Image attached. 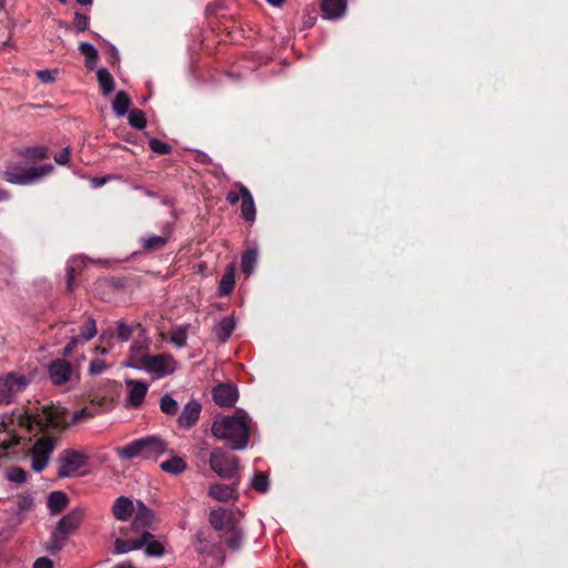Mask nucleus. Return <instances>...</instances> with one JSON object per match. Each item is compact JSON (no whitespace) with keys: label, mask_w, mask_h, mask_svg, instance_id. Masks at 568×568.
Here are the masks:
<instances>
[{"label":"nucleus","mask_w":568,"mask_h":568,"mask_svg":"<svg viewBox=\"0 0 568 568\" xmlns=\"http://www.w3.org/2000/svg\"><path fill=\"white\" fill-rule=\"evenodd\" d=\"M70 154H71L70 148H63L54 155L55 163L59 165L67 164L70 160Z\"/></svg>","instance_id":"obj_47"},{"label":"nucleus","mask_w":568,"mask_h":568,"mask_svg":"<svg viewBox=\"0 0 568 568\" xmlns=\"http://www.w3.org/2000/svg\"><path fill=\"white\" fill-rule=\"evenodd\" d=\"M18 420L21 426H28L30 424L29 417H26L23 414L18 416Z\"/></svg>","instance_id":"obj_59"},{"label":"nucleus","mask_w":568,"mask_h":568,"mask_svg":"<svg viewBox=\"0 0 568 568\" xmlns=\"http://www.w3.org/2000/svg\"><path fill=\"white\" fill-rule=\"evenodd\" d=\"M224 542L232 551H237L242 547L244 532L243 529L239 526L234 527L222 535Z\"/></svg>","instance_id":"obj_24"},{"label":"nucleus","mask_w":568,"mask_h":568,"mask_svg":"<svg viewBox=\"0 0 568 568\" xmlns=\"http://www.w3.org/2000/svg\"><path fill=\"white\" fill-rule=\"evenodd\" d=\"M10 199V194L8 191L0 189V202L8 201Z\"/></svg>","instance_id":"obj_60"},{"label":"nucleus","mask_w":568,"mask_h":568,"mask_svg":"<svg viewBox=\"0 0 568 568\" xmlns=\"http://www.w3.org/2000/svg\"><path fill=\"white\" fill-rule=\"evenodd\" d=\"M19 514L30 510L33 506V498L30 495H19L16 501Z\"/></svg>","instance_id":"obj_41"},{"label":"nucleus","mask_w":568,"mask_h":568,"mask_svg":"<svg viewBox=\"0 0 568 568\" xmlns=\"http://www.w3.org/2000/svg\"><path fill=\"white\" fill-rule=\"evenodd\" d=\"M178 368V362L171 354H159L144 356V361L136 371H144L154 378H163L173 374Z\"/></svg>","instance_id":"obj_5"},{"label":"nucleus","mask_w":568,"mask_h":568,"mask_svg":"<svg viewBox=\"0 0 568 568\" xmlns=\"http://www.w3.org/2000/svg\"><path fill=\"white\" fill-rule=\"evenodd\" d=\"M266 1L274 7H281L285 0H266Z\"/></svg>","instance_id":"obj_61"},{"label":"nucleus","mask_w":568,"mask_h":568,"mask_svg":"<svg viewBox=\"0 0 568 568\" xmlns=\"http://www.w3.org/2000/svg\"><path fill=\"white\" fill-rule=\"evenodd\" d=\"M110 180V176L93 178L91 184L93 187H101Z\"/></svg>","instance_id":"obj_53"},{"label":"nucleus","mask_w":568,"mask_h":568,"mask_svg":"<svg viewBox=\"0 0 568 568\" xmlns=\"http://www.w3.org/2000/svg\"><path fill=\"white\" fill-rule=\"evenodd\" d=\"M85 342H89L88 339H82V335L79 333L78 335H73L70 339V344L73 345V347H78L81 344H84Z\"/></svg>","instance_id":"obj_55"},{"label":"nucleus","mask_w":568,"mask_h":568,"mask_svg":"<svg viewBox=\"0 0 568 568\" xmlns=\"http://www.w3.org/2000/svg\"><path fill=\"white\" fill-rule=\"evenodd\" d=\"M346 8V0H322L321 2L323 17L328 20L339 19L343 17Z\"/></svg>","instance_id":"obj_18"},{"label":"nucleus","mask_w":568,"mask_h":568,"mask_svg":"<svg viewBox=\"0 0 568 568\" xmlns=\"http://www.w3.org/2000/svg\"><path fill=\"white\" fill-rule=\"evenodd\" d=\"M37 74L43 82H51L54 80L50 70H40Z\"/></svg>","instance_id":"obj_52"},{"label":"nucleus","mask_w":568,"mask_h":568,"mask_svg":"<svg viewBox=\"0 0 568 568\" xmlns=\"http://www.w3.org/2000/svg\"><path fill=\"white\" fill-rule=\"evenodd\" d=\"M52 171V164H43L28 169L22 166H10L4 171V179L11 184L27 185L50 174Z\"/></svg>","instance_id":"obj_6"},{"label":"nucleus","mask_w":568,"mask_h":568,"mask_svg":"<svg viewBox=\"0 0 568 568\" xmlns=\"http://www.w3.org/2000/svg\"><path fill=\"white\" fill-rule=\"evenodd\" d=\"M161 470L170 475H181L187 468L186 462L180 456H172L160 465Z\"/></svg>","instance_id":"obj_23"},{"label":"nucleus","mask_w":568,"mask_h":568,"mask_svg":"<svg viewBox=\"0 0 568 568\" xmlns=\"http://www.w3.org/2000/svg\"><path fill=\"white\" fill-rule=\"evenodd\" d=\"M97 80L103 95H110L114 91V79L105 68L97 71Z\"/></svg>","instance_id":"obj_28"},{"label":"nucleus","mask_w":568,"mask_h":568,"mask_svg":"<svg viewBox=\"0 0 568 568\" xmlns=\"http://www.w3.org/2000/svg\"><path fill=\"white\" fill-rule=\"evenodd\" d=\"M154 519V513L146 507L142 501H138L136 511L133 518L132 527L136 531H144L151 526Z\"/></svg>","instance_id":"obj_16"},{"label":"nucleus","mask_w":568,"mask_h":568,"mask_svg":"<svg viewBox=\"0 0 568 568\" xmlns=\"http://www.w3.org/2000/svg\"><path fill=\"white\" fill-rule=\"evenodd\" d=\"M168 450V443L156 435H149L128 443L124 446L115 447L114 453L121 460L143 458L158 460Z\"/></svg>","instance_id":"obj_2"},{"label":"nucleus","mask_w":568,"mask_h":568,"mask_svg":"<svg viewBox=\"0 0 568 568\" xmlns=\"http://www.w3.org/2000/svg\"><path fill=\"white\" fill-rule=\"evenodd\" d=\"M30 381L22 374L9 373L0 377V405L10 404L14 397L22 393Z\"/></svg>","instance_id":"obj_7"},{"label":"nucleus","mask_w":568,"mask_h":568,"mask_svg":"<svg viewBox=\"0 0 568 568\" xmlns=\"http://www.w3.org/2000/svg\"><path fill=\"white\" fill-rule=\"evenodd\" d=\"M240 196H241V193H237L236 191H229L226 193V201L231 204V205H235L239 201H240Z\"/></svg>","instance_id":"obj_51"},{"label":"nucleus","mask_w":568,"mask_h":568,"mask_svg":"<svg viewBox=\"0 0 568 568\" xmlns=\"http://www.w3.org/2000/svg\"><path fill=\"white\" fill-rule=\"evenodd\" d=\"M98 333L97 323L93 317H89L87 323L81 327L80 334L82 339L91 341Z\"/></svg>","instance_id":"obj_40"},{"label":"nucleus","mask_w":568,"mask_h":568,"mask_svg":"<svg viewBox=\"0 0 568 568\" xmlns=\"http://www.w3.org/2000/svg\"><path fill=\"white\" fill-rule=\"evenodd\" d=\"M149 148L152 152L161 155L169 154L172 151V146L170 144L155 138L149 140Z\"/></svg>","instance_id":"obj_39"},{"label":"nucleus","mask_w":568,"mask_h":568,"mask_svg":"<svg viewBox=\"0 0 568 568\" xmlns=\"http://www.w3.org/2000/svg\"><path fill=\"white\" fill-rule=\"evenodd\" d=\"M74 349H75V347H73L72 344L68 343L64 346V348L62 349V355L65 356V357L70 356L73 353Z\"/></svg>","instance_id":"obj_56"},{"label":"nucleus","mask_w":568,"mask_h":568,"mask_svg":"<svg viewBox=\"0 0 568 568\" xmlns=\"http://www.w3.org/2000/svg\"><path fill=\"white\" fill-rule=\"evenodd\" d=\"M89 457L80 450L64 449L58 462V475L61 478L70 477L73 473L81 469L88 464Z\"/></svg>","instance_id":"obj_8"},{"label":"nucleus","mask_w":568,"mask_h":568,"mask_svg":"<svg viewBox=\"0 0 568 568\" xmlns=\"http://www.w3.org/2000/svg\"><path fill=\"white\" fill-rule=\"evenodd\" d=\"M201 408H202V406L197 400L193 399V400L187 402L184 405V407L178 418L179 425L185 429H189L192 426H194L196 424V422L199 420Z\"/></svg>","instance_id":"obj_14"},{"label":"nucleus","mask_w":568,"mask_h":568,"mask_svg":"<svg viewBox=\"0 0 568 568\" xmlns=\"http://www.w3.org/2000/svg\"><path fill=\"white\" fill-rule=\"evenodd\" d=\"M170 341L178 348L184 347L187 341V327L181 325L174 328L171 333Z\"/></svg>","instance_id":"obj_35"},{"label":"nucleus","mask_w":568,"mask_h":568,"mask_svg":"<svg viewBox=\"0 0 568 568\" xmlns=\"http://www.w3.org/2000/svg\"><path fill=\"white\" fill-rule=\"evenodd\" d=\"M168 243L166 236L160 235H150L148 237L142 239V246L148 251H158L161 250Z\"/></svg>","instance_id":"obj_34"},{"label":"nucleus","mask_w":568,"mask_h":568,"mask_svg":"<svg viewBox=\"0 0 568 568\" xmlns=\"http://www.w3.org/2000/svg\"><path fill=\"white\" fill-rule=\"evenodd\" d=\"M6 478L16 484H23L27 480V473L23 468L14 466L7 470Z\"/></svg>","instance_id":"obj_37"},{"label":"nucleus","mask_w":568,"mask_h":568,"mask_svg":"<svg viewBox=\"0 0 568 568\" xmlns=\"http://www.w3.org/2000/svg\"><path fill=\"white\" fill-rule=\"evenodd\" d=\"M1 427L3 430H0V457H3L7 455L8 449L20 443L21 437L9 429L7 419L2 420Z\"/></svg>","instance_id":"obj_20"},{"label":"nucleus","mask_w":568,"mask_h":568,"mask_svg":"<svg viewBox=\"0 0 568 568\" xmlns=\"http://www.w3.org/2000/svg\"><path fill=\"white\" fill-rule=\"evenodd\" d=\"M213 174H214V176H216V178H219L220 175H223V176L225 175V174H224V172H223V170H222V166H221V165H219V166L215 169V171L213 172Z\"/></svg>","instance_id":"obj_63"},{"label":"nucleus","mask_w":568,"mask_h":568,"mask_svg":"<svg viewBox=\"0 0 568 568\" xmlns=\"http://www.w3.org/2000/svg\"><path fill=\"white\" fill-rule=\"evenodd\" d=\"M140 542L141 548H144V552L149 557H161L164 554L163 545L148 530L141 532Z\"/></svg>","instance_id":"obj_19"},{"label":"nucleus","mask_w":568,"mask_h":568,"mask_svg":"<svg viewBox=\"0 0 568 568\" xmlns=\"http://www.w3.org/2000/svg\"><path fill=\"white\" fill-rule=\"evenodd\" d=\"M252 419L244 410H237L232 416H217L212 424V435L233 450H243L250 440Z\"/></svg>","instance_id":"obj_1"},{"label":"nucleus","mask_w":568,"mask_h":568,"mask_svg":"<svg viewBox=\"0 0 568 568\" xmlns=\"http://www.w3.org/2000/svg\"><path fill=\"white\" fill-rule=\"evenodd\" d=\"M128 121L129 124L136 129V130H143L146 126V119L145 114L142 110L133 109L129 111L128 113Z\"/></svg>","instance_id":"obj_33"},{"label":"nucleus","mask_w":568,"mask_h":568,"mask_svg":"<svg viewBox=\"0 0 568 568\" xmlns=\"http://www.w3.org/2000/svg\"><path fill=\"white\" fill-rule=\"evenodd\" d=\"M222 8V4L220 3H212L206 7V11L209 13H216L217 9Z\"/></svg>","instance_id":"obj_57"},{"label":"nucleus","mask_w":568,"mask_h":568,"mask_svg":"<svg viewBox=\"0 0 568 568\" xmlns=\"http://www.w3.org/2000/svg\"><path fill=\"white\" fill-rule=\"evenodd\" d=\"M129 398L128 402L132 407H139L144 400L148 393V385L141 381H129Z\"/></svg>","instance_id":"obj_21"},{"label":"nucleus","mask_w":568,"mask_h":568,"mask_svg":"<svg viewBox=\"0 0 568 568\" xmlns=\"http://www.w3.org/2000/svg\"><path fill=\"white\" fill-rule=\"evenodd\" d=\"M132 326L125 324L123 321L118 322V336L121 341H129L132 336Z\"/></svg>","instance_id":"obj_44"},{"label":"nucleus","mask_w":568,"mask_h":568,"mask_svg":"<svg viewBox=\"0 0 568 568\" xmlns=\"http://www.w3.org/2000/svg\"><path fill=\"white\" fill-rule=\"evenodd\" d=\"M97 414V409L93 407H83L77 412H74L68 422L69 425H79L91 418H93Z\"/></svg>","instance_id":"obj_32"},{"label":"nucleus","mask_w":568,"mask_h":568,"mask_svg":"<svg viewBox=\"0 0 568 568\" xmlns=\"http://www.w3.org/2000/svg\"><path fill=\"white\" fill-rule=\"evenodd\" d=\"M33 568H53V564L51 559L47 557H40L34 561Z\"/></svg>","instance_id":"obj_48"},{"label":"nucleus","mask_w":568,"mask_h":568,"mask_svg":"<svg viewBox=\"0 0 568 568\" xmlns=\"http://www.w3.org/2000/svg\"><path fill=\"white\" fill-rule=\"evenodd\" d=\"M235 329V321L231 316H225L216 323L213 328L215 336L221 343H226Z\"/></svg>","instance_id":"obj_22"},{"label":"nucleus","mask_w":568,"mask_h":568,"mask_svg":"<svg viewBox=\"0 0 568 568\" xmlns=\"http://www.w3.org/2000/svg\"><path fill=\"white\" fill-rule=\"evenodd\" d=\"M209 496L213 499L222 503H227L230 500L237 499V488L236 484L225 485V484H213L209 487Z\"/></svg>","instance_id":"obj_15"},{"label":"nucleus","mask_w":568,"mask_h":568,"mask_svg":"<svg viewBox=\"0 0 568 568\" xmlns=\"http://www.w3.org/2000/svg\"><path fill=\"white\" fill-rule=\"evenodd\" d=\"M144 356H146V354H142L140 357L133 358L132 354H130V357H129L128 362L125 363V366L136 369V366H140L143 363Z\"/></svg>","instance_id":"obj_49"},{"label":"nucleus","mask_w":568,"mask_h":568,"mask_svg":"<svg viewBox=\"0 0 568 568\" xmlns=\"http://www.w3.org/2000/svg\"><path fill=\"white\" fill-rule=\"evenodd\" d=\"M134 513L133 501L125 496L118 497L112 505V514L115 519L121 521L129 520Z\"/></svg>","instance_id":"obj_17"},{"label":"nucleus","mask_w":568,"mask_h":568,"mask_svg":"<svg viewBox=\"0 0 568 568\" xmlns=\"http://www.w3.org/2000/svg\"><path fill=\"white\" fill-rule=\"evenodd\" d=\"M141 548L140 537L135 539H115L114 541V552L115 554H125L132 550H136Z\"/></svg>","instance_id":"obj_31"},{"label":"nucleus","mask_w":568,"mask_h":568,"mask_svg":"<svg viewBox=\"0 0 568 568\" xmlns=\"http://www.w3.org/2000/svg\"><path fill=\"white\" fill-rule=\"evenodd\" d=\"M131 99L124 91H119L112 102V109L118 116H124L129 112Z\"/></svg>","instance_id":"obj_29"},{"label":"nucleus","mask_w":568,"mask_h":568,"mask_svg":"<svg viewBox=\"0 0 568 568\" xmlns=\"http://www.w3.org/2000/svg\"><path fill=\"white\" fill-rule=\"evenodd\" d=\"M112 568H134V567L131 564H129V562H122V564L115 565Z\"/></svg>","instance_id":"obj_62"},{"label":"nucleus","mask_w":568,"mask_h":568,"mask_svg":"<svg viewBox=\"0 0 568 568\" xmlns=\"http://www.w3.org/2000/svg\"><path fill=\"white\" fill-rule=\"evenodd\" d=\"M235 285V270L233 264L227 265L225 274L222 276L219 284V294L221 296L229 295Z\"/></svg>","instance_id":"obj_26"},{"label":"nucleus","mask_w":568,"mask_h":568,"mask_svg":"<svg viewBox=\"0 0 568 568\" xmlns=\"http://www.w3.org/2000/svg\"><path fill=\"white\" fill-rule=\"evenodd\" d=\"M89 27V18L80 12L74 13V29L78 32H83Z\"/></svg>","instance_id":"obj_45"},{"label":"nucleus","mask_w":568,"mask_h":568,"mask_svg":"<svg viewBox=\"0 0 568 568\" xmlns=\"http://www.w3.org/2000/svg\"><path fill=\"white\" fill-rule=\"evenodd\" d=\"M109 55H110L109 61L111 64H114L115 62L119 61V52L114 45H110Z\"/></svg>","instance_id":"obj_54"},{"label":"nucleus","mask_w":568,"mask_h":568,"mask_svg":"<svg viewBox=\"0 0 568 568\" xmlns=\"http://www.w3.org/2000/svg\"><path fill=\"white\" fill-rule=\"evenodd\" d=\"M160 408L168 415H174L178 412V402L169 394H165L160 399Z\"/></svg>","instance_id":"obj_36"},{"label":"nucleus","mask_w":568,"mask_h":568,"mask_svg":"<svg viewBox=\"0 0 568 568\" xmlns=\"http://www.w3.org/2000/svg\"><path fill=\"white\" fill-rule=\"evenodd\" d=\"M81 6H91L93 0H75Z\"/></svg>","instance_id":"obj_64"},{"label":"nucleus","mask_w":568,"mask_h":568,"mask_svg":"<svg viewBox=\"0 0 568 568\" xmlns=\"http://www.w3.org/2000/svg\"><path fill=\"white\" fill-rule=\"evenodd\" d=\"M23 155L28 159L42 160L48 155V150L43 146L28 148L23 152Z\"/></svg>","instance_id":"obj_42"},{"label":"nucleus","mask_w":568,"mask_h":568,"mask_svg":"<svg viewBox=\"0 0 568 568\" xmlns=\"http://www.w3.org/2000/svg\"><path fill=\"white\" fill-rule=\"evenodd\" d=\"M214 402L221 407H230L239 397L237 388L232 384H220L212 392Z\"/></svg>","instance_id":"obj_12"},{"label":"nucleus","mask_w":568,"mask_h":568,"mask_svg":"<svg viewBox=\"0 0 568 568\" xmlns=\"http://www.w3.org/2000/svg\"><path fill=\"white\" fill-rule=\"evenodd\" d=\"M258 258V252L257 248H247L241 260V268L242 272L245 273L247 276L252 275L255 271V266Z\"/></svg>","instance_id":"obj_27"},{"label":"nucleus","mask_w":568,"mask_h":568,"mask_svg":"<svg viewBox=\"0 0 568 568\" xmlns=\"http://www.w3.org/2000/svg\"><path fill=\"white\" fill-rule=\"evenodd\" d=\"M234 186H236L241 193L242 204H241V214L242 217L247 222H254L256 217V209L252 193L250 190L242 184L241 182H235Z\"/></svg>","instance_id":"obj_13"},{"label":"nucleus","mask_w":568,"mask_h":568,"mask_svg":"<svg viewBox=\"0 0 568 568\" xmlns=\"http://www.w3.org/2000/svg\"><path fill=\"white\" fill-rule=\"evenodd\" d=\"M149 343L148 342H136L131 345L130 354H132L133 358L140 357L142 354H148Z\"/></svg>","instance_id":"obj_46"},{"label":"nucleus","mask_w":568,"mask_h":568,"mask_svg":"<svg viewBox=\"0 0 568 568\" xmlns=\"http://www.w3.org/2000/svg\"><path fill=\"white\" fill-rule=\"evenodd\" d=\"M209 464L210 468L221 478L231 479L237 476L239 458L221 447L211 452Z\"/></svg>","instance_id":"obj_4"},{"label":"nucleus","mask_w":568,"mask_h":568,"mask_svg":"<svg viewBox=\"0 0 568 568\" xmlns=\"http://www.w3.org/2000/svg\"><path fill=\"white\" fill-rule=\"evenodd\" d=\"M106 369L105 362L100 358H95L90 362L89 364V374L92 376H98L103 374V372Z\"/></svg>","instance_id":"obj_43"},{"label":"nucleus","mask_w":568,"mask_h":568,"mask_svg":"<svg viewBox=\"0 0 568 568\" xmlns=\"http://www.w3.org/2000/svg\"><path fill=\"white\" fill-rule=\"evenodd\" d=\"M79 50L81 54H83L85 58L87 68L90 70L94 69L98 64L99 59L97 49L88 42H81L79 45Z\"/></svg>","instance_id":"obj_30"},{"label":"nucleus","mask_w":568,"mask_h":568,"mask_svg":"<svg viewBox=\"0 0 568 568\" xmlns=\"http://www.w3.org/2000/svg\"><path fill=\"white\" fill-rule=\"evenodd\" d=\"M199 161L201 163H206V164L212 163V159L206 153L199 154Z\"/></svg>","instance_id":"obj_58"},{"label":"nucleus","mask_w":568,"mask_h":568,"mask_svg":"<svg viewBox=\"0 0 568 568\" xmlns=\"http://www.w3.org/2000/svg\"><path fill=\"white\" fill-rule=\"evenodd\" d=\"M54 445L55 440L51 437H41L36 440L31 449V467L36 473L42 471L48 466Z\"/></svg>","instance_id":"obj_9"},{"label":"nucleus","mask_w":568,"mask_h":568,"mask_svg":"<svg viewBox=\"0 0 568 568\" xmlns=\"http://www.w3.org/2000/svg\"><path fill=\"white\" fill-rule=\"evenodd\" d=\"M67 288L69 292H71L74 284V270L72 266L67 267Z\"/></svg>","instance_id":"obj_50"},{"label":"nucleus","mask_w":568,"mask_h":568,"mask_svg":"<svg viewBox=\"0 0 568 568\" xmlns=\"http://www.w3.org/2000/svg\"><path fill=\"white\" fill-rule=\"evenodd\" d=\"M68 505V496L61 490L52 491L48 498V507L51 514L57 515Z\"/></svg>","instance_id":"obj_25"},{"label":"nucleus","mask_w":568,"mask_h":568,"mask_svg":"<svg viewBox=\"0 0 568 568\" xmlns=\"http://www.w3.org/2000/svg\"><path fill=\"white\" fill-rule=\"evenodd\" d=\"M84 513L80 508H74L64 515L53 529L48 541L47 549L51 552H58L63 548L68 537L75 532L83 520Z\"/></svg>","instance_id":"obj_3"},{"label":"nucleus","mask_w":568,"mask_h":568,"mask_svg":"<svg viewBox=\"0 0 568 568\" xmlns=\"http://www.w3.org/2000/svg\"><path fill=\"white\" fill-rule=\"evenodd\" d=\"M209 521L215 530L223 534L240 525L236 513L223 507L212 509Z\"/></svg>","instance_id":"obj_10"},{"label":"nucleus","mask_w":568,"mask_h":568,"mask_svg":"<svg viewBox=\"0 0 568 568\" xmlns=\"http://www.w3.org/2000/svg\"><path fill=\"white\" fill-rule=\"evenodd\" d=\"M48 374L54 385H64L71 379L73 367L68 361L57 358L49 364Z\"/></svg>","instance_id":"obj_11"},{"label":"nucleus","mask_w":568,"mask_h":568,"mask_svg":"<svg viewBox=\"0 0 568 568\" xmlns=\"http://www.w3.org/2000/svg\"><path fill=\"white\" fill-rule=\"evenodd\" d=\"M252 486L260 493H266L268 490V477L266 474L258 471L252 478Z\"/></svg>","instance_id":"obj_38"}]
</instances>
